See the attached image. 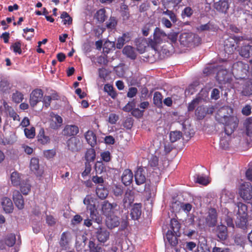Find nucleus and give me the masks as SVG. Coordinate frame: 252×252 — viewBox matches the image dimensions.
Here are the masks:
<instances>
[{"label":"nucleus","mask_w":252,"mask_h":252,"mask_svg":"<svg viewBox=\"0 0 252 252\" xmlns=\"http://www.w3.org/2000/svg\"><path fill=\"white\" fill-rule=\"evenodd\" d=\"M5 244L8 247H12L16 242V236L13 234H9L6 235L4 238Z\"/></svg>","instance_id":"obj_39"},{"label":"nucleus","mask_w":252,"mask_h":252,"mask_svg":"<svg viewBox=\"0 0 252 252\" xmlns=\"http://www.w3.org/2000/svg\"><path fill=\"white\" fill-rule=\"evenodd\" d=\"M113 191L116 196H121L123 193V188L121 186L116 185L113 187Z\"/></svg>","instance_id":"obj_56"},{"label":"nucleus","mask_w":252,"mask_h":252,"mask_svg":"<svg viewBox=\"0 0 252 252\" xmlns=\"http://www.w3.org/2000/svg\"><path fill=\"white\" fill-rule=\"evenodd\" d=\"M18 186H20V190L24 195H27L31 191V185L28 179H23Z\"/></svg>","instance_id":"obj_25"},{"label":"nucleus","mask_w":252,"mask_h":252,"mask_svg":"<svg viewBox=\"0 0 252 252\" xmlns=\"http://www.w3.org/2000/svg\"><path fill=\"white\" fill-rule=\"evenodd\" d=\"M226 74H227L226 70H219L216 75L217 79L219 82L225 81V80L226 79Z\"/></svg>","instance_id":"obj_50"},{"label":"nucleus","mask_w":252,"mask_h":252,"mask_svg":"<svg viewBox=\"0 0 252 252\" xmlns=\"http://www.w3.org/2000/svg\"><path fill=\"white\" fill-rule=\"evenodd\" d=\"M24 133L27 138L32 139L35 135V129L33 126H32L30 128H25L24 129Z\"/></svg>","instance_id":"obj_43"},{"label":"nucleus","mask_w":252,"mask_h":252,"mask_svg":"<svg viewBox=\"0 0 252 252\" xmlns=\"http://www.w3.org/2000/svg\"><path fill=\"white\" fill-rule=\"evenodd\" d=\"M104 91L112 98H115L117 96V94L113 86L110 84H105L104 87Z\"/></svg>","instance_id":"obj_37"},{"label":"nucleus","mask_w":252,"mask_h":252,"mask_svg":"<svg viewBox=\"0 0 252 252\" xmlns=\"http://www.w3.org/2000/svg\"><path fill=\"white\" fill-rule=\"evenodd\" d=\"M193 13V11L190 7H186L184 8L182 13V16L190 17Z\"/></svg>","instance_id":"obj_62"},{"label":"nucleus","mask_w":252,"mask_h":252,"mask_svg":"<svg viewBox=\"0 0 252 252\" xmlns=\"http://www.w3.org/2000/svg\"><path fill=\"white\" fill-rule=\"evenodd\" d=\"M67 147L72 152H78L80 149V142L79 139L72 137L66 142Z\"/></svg>","instance_id":"obj_13"},{"label":"nucleus","mask_w":252,"mask_h":252,"mask_svg":"<svg viewBox=\"0 0 252 252\" xmlns=\"http://www.w3.org/2000/svg\"><path fill=\"white\" fill-rule=\"evenodd\" d=\"M61 18L63 19V22L64 25H71L72 23V18L65 11L62 13Z\"/></svg>","instance_id":"obj_47"},{"label":"nucleus","mask_w":252,"mask_h":252,"mask_svg":"<svg viewBox=\"0 0 252 252\" xmlns=\"http://www.w3.org/2000/svg\"><path fill=\"white\" fill-rule=\"evenodd\" d=\"M189 34L187 33H183L181 35L180 41L181 44H182L184 45H187L188 44L190 41L188 40Z\"/></svg>","instance_id":"obj_60"},{"label":"nucleus","mask_w":252,"mask_h":252,"mask_svg":"<svg viewBox=\"0 0 252 252\" xmlns=\"http://www.w3.org/2000/svg\"><path fill=\"white\" fill-rule=\"evenodd\" d=\"M10 49H13V52L15 53H18L19 54H21L22 53L21 49V42L20 41H16V42L13 43L10 47Z\"/></svg>","instance_id":"obj_48"},{"label":"nucleus","mask_w":252,"mask_h":252,"mask_svg":"<svg viewBox=\"0 0 252 252\" xmlns=\"http://www.w3.org/2000/svg\"><path fill=\"white\" fill-rule=\"evenodd\" d=\"M37 143L42 145H45L50 143L51 139L46 133L44 128L41 127L36 136Z\"/></svg>","instance_id":"obj_12"},{"label":"nucleus","mask_w":252,"mask_h":252,"mask_svg":"<svg viewBox=\"0 0 252 252\" xmlns=\"http://www.w3.org/2000/svg\"><path fill=\"white\" fill-rule=\"evenodd\" d=\"M178 32H171L167 35V38L171 41V43H175L177 40Z\"/></svg>","instance_id":"obj_57"},{"label":"nucleus","mask_w":252,"mask_h":252,"mask_svg":"<svg viewBox=\"0 0 252 252\" xmlns=\"http://www.w3.org/2000/svg\"><path fill=\"white\" fill-rule=\"evenodd\" d=\"M239 54L241 56L248 58L252 55V45H247L243 46L239 50Z\"/></svg>","instance_id":"obj_32"},{"label":"nucleus","mask_w":252,"mask_h":252,"mask_svg":"<svg viewBox=\"0 0 252 252\" xmlns=\"http://www.w3.org/2000/svg\"><path fill=\"white\" fill-rule=\"evenodd\" d=\"M95 169L97 173L101 174L105 170V166L102 162L97 161L95 165Z\"/></svg>","instance_id":"obj_53"},{"label":"nucleus","mask_w":252,"mask_h":252,"mask_svg":"<svg viewBox=\"0 0 252 252\" xmlns=\"http://www.w3.org/2000/svg\"><path fill=\"white\" fill-rule=\"evenodd\" d=\"M166 33L158 27H156L153 33V38L149 39V45L157 50L158 46L162 42L163 38L166 37Z\"/></svg>","instance_id":"obj_3"},{"label":"nucleus","mask_w":252,"mask_h":252,"mask_svg":"<svg viewBox=\"0 0 252 252\" xmlns=\"http://www.w3.org/2000/svg\"><path fill=\"white\" fill-rule=\"evenodd\" d=\"M235 38L229 37L226 39L224 41L223 47L224 51L225 54L228 56L234 53L237 48L236 39L238 40H242L244 39L243 37H235Z\"/></svg>","instance_id":"obj_5"},{"label":"nucleus","mask_w":252,"mask_h":252,"mask_svg":"<svg viewBox=\"0 0 252 252\" xmlns=\"http://www.w3.org/2000/svg\"><path fill=\"white\" fill-rule=\"evenodd\" d=\"M182 136V133L180 131H171L170 133V140L172 143L179 140Z\"/></svg>","instance_id":"obj_45"},{"label":"nucleus","mask_w":252,"mask_h":252,"mask_svg":"<svg viewBox=\"0 0 252 252\" xmlns=\"http://www.w3.org/2000/svg\"><path fill=\"white\" fill-rule=\"evenodd\" d=\"M134 193L131 190H127L126 192L123 199V204L124 207H129L134 201Z\"/></svg>","instance_id":"obj_20"},{"label":"nucleus","mask_w":252,"mask_h":252,"mask_svg":"<svg viewBox=\"0 0 252 252\" xmlns=\"http://www.w3.org/2000/svg\"><path fill=\"white\" fill-rule=\"evenodd\" d=\"M194 177L195 178L196 182L199 184L207 185L209 183L208 178L203 175L196 174Z\"/></svg>","instance_id":"obj_44"},{"label":"nucleus","mask_w":252,"mask_h":252,"mask_svg":"<svg viewBox=\"0 0 252 252\" xmlns=\"http://www.w3.org/2000/svg\"><path fill=\"white\" fill-rule=\"evenodd\" d=\"M216 233L220 240H226L228 236L227 227L223 224L218 225L216 229Z\"/></svg>","instance_id":"obj_19"},{"label":"nucleus","mask_w":252,"mask_h":252,"mask_svg":"<svg viewBox=\"0 0 252 252\" xmlns=\"http://www.w3.org/2000/svg\"><path fill=\"white\" fill-rule=\"evenodd\" d=\"M83 203L86 205L87 209L90 212V217L98 224L102 222V218L99 216L95 204L94 199L90 195H87L83 200Z\"/></svg>","instance_id":"obj_1"},{"label":"nucleus","mask_w":252,"mask_h":252,"mask_svg":"<svg viewBox=\"0 0 252 252\" xmlns=\"http://www.w3.org/2000/svg\"><path fill=\"white\" fill-rule=\"evenodd\" d=\"M141 215V203H135L131 209L130 212L131 218L133 220H138Z\"/></svg>","instance_id":"obj_22"},{"label":"nucleus","mask_w":252,"mask_h":252,"mask_svg":"<svg viewBox=\"0 0 252 252\" xmlns=\"http://www.w3.org/2000/svg\"><path fill=\"white\" fill-rule=\"evenodd\" d=\"M200 100H201V98L200 97H197V98L193 99L191 101V102L190 103H189V104L188 105V110L189 111H193L196 105L199 103Z\"/></svg>","instance_id":"obj_54"},{"label":"nucleus","mask_w":252,"mask_h":252,"mask_svg":"<svg viewBox=\"0 0 252 252\" xmlns=\"http://www.w3.org/2000/svg\"><path fill=\"white\" fill-rule=\"evenodd\" d=\"M97 240L100 243H105L109 238L110 232L104 227L99 225L95 232Z\"/></svg>","instance_id":"obj_8"},{"label":"nucleus","mask_w":252,"mask_h":252,"mask_svg":"<svg viewBox=\"0 0 252 252\" xmlns=\"http://www.w3.org/2000/svg\"><path fill=\"white\" fill-rule=\"evenodd\" d=\"M180 235H176L175 233L171 230H168L166 233V239L169 244L173 247L176 246L178 244L177 237Z\"/></svg>","instance_id":"obj_28"},{"label":"nucleus","mask_w":252,"mask_h":252,"mask_svg":"<svg viewBox=\"0 0 252 252\" xmlns=\"http://www.w3.org/2000/svg\"><path fill=\"white\" fill-rule=\"evenodd\" d=\"M238 210V215H245V216H248L247 210L248 207L247 206L242 203V202H238L237 204Z\"/></svg>","instance_id":"obj_41"},{"label":"nucleus","mask_w":252,"mask_h":252,"mask_svg":"<svg viewBox=\"0 0 252 252\" xmlns=\"http://www.w3.org/2000/svg\"><path fill=\"white\" fill-rule=\"evenodd\" d=\"M248 224V216H245V215H238L237 220L236 221V226L243 229H245L247 228Z\"/></svg>","instance_id":"obj_30"},{"label":"nucleus","mask_w":252,"mask_h":252,"mask_svg":"<svg viewBox=\"0 0 252 252\" xmlns=\"http://www.w3.org/2000/svg\"><path fill=\"white\" fill-rule=\"evenodd\" d=\"M231 0H220L214 3V8L219 12L226 13L229 8Z\"/></svg>","instance_id":"obj_11"},{"label":"nucleus","mask_w":252,"mask_h":252,"mask_svg":"<svg viewBox=\"0 0 252 252\" xmlns=\"http://www.w3.org/2000/svg\"><path fill=\"white\" fill-rule=\"evenodd\" d=\"M85 137L88 143L92 147H94L96 144V136L94 133L88 130L85 134Z\"/></svg>","instance_id":"obj_26"},{"label":"nucleus","mask_w":252,"mask_h":252,"mask_svg":"<svg viewBox=\"0 0 252 252\" xmlns=\"http://www.w3.org/2000/svg\"><path fill=\"white\" fill-rule=\"evenodd\" d=\"M123 53L127 57L132 60H134L136 58V53L135 49L131 46H125L123 50Z\"/></svg>","instance_id":"obj_29"},{"label":"nucleus","mask_w":252,"mask_h":252,"mask_svg":"<svg viewBox=\"0 0 252 252\" xmlns=\"http://www.w3.org/2000/svg\"><path fill=\"white\" fill-rule=\"evenodd\" d=\"M249 65L242 61L234 63L232 66V72L237 79H243L247 76Z\"/></svg>","instance_id":"obj_2"},{"label":"nucleus","mask_w":252,"mask_h":252,"mask_svg":"<svg viewBox=\"0 0 252 252\" xmlns=\"http://www.w3.org/2000/svg\"><path fill=\"white\" fill-rule=\"evenodd\" d=\"M79 131V127L75 125H66L63 130V134L66 136H73L76 135Z\"/></svg>","instance_id":"obj_17"},{"label":"nucleus","mask_w":252,"mask_h":252,"mask_svg":"<svg viewBox=\"0 0 252 252\" xmlns=\"http://www.w3.org/2000/svg\"><path fill=\"white\" fill-rule=\"evenodd\" d=\"M105 13L106 11L104 9H100L96 12L94 17L99 23H103L106 18Z\"/></svg>","instance_id":"obj_38"},{"label":"nucleus","mask_w":252,"mask_h":252,"mask_svg":"<svg viewBox=\"0 0 252 252\" xmlns=\"http://www.w3.org/2000/svg\"><path fill=\"white\" fill-rule=\"evenodd\" d=\"M239 120L236 116H229L227 119L221 123L224 125L225 133L227 135H230L236 130L238 127Z\"/></svg>","instance_id":"obj_4"},{"label":"nucleus","mask_w":252,"mask_h":252,"mask_svg":"<svg viewBox=\"0 0 252 252\" xmlns=\"http://www.w3.org/2000/svg\"><path fill=\"white\" fill-rule=\"evenodd\" d=\"M120 223L119 218L113 215H108L105 220L106 225L110 229L118 226Z\"/></svg>","instance_id":"obj_14"},{"label":"nucleus","mask_w":252,"mask_h":252,"mask_svg":"<svg viewBox=\"0 0 252 252\" xmlns=\"http://www.w3.org/2000/svg\"><path fill=\"white\" fill-rule=\"evenodd\" d=\"M92 170L91 165L88 162H85V169L82 173V177H84L88 176Z\"/></svg>","instance_id":"obj_61"},{"label":"nucleus","mask_w":252,"mask_h":252,"mask_svg":"<svg viewBox=\"0 0 252 252\" xmlns=\"http://www.w3.org/2000/svg\"><path fill=\"white\" fill-rule=\"evenodd\" d=\"M149 165L150 166L152 167H157L158 164V158L156 156H153L150 161H149Z\"/></svg>","instance_id":"obj_64"},{"label":"nucleus","mask_w":252,"mask_h":252,"mask_svg":"<svg viewBox=\"0 0 252 252\" xmlns=\"http://www.w3.org/2000/svg\"><path fill=\"white\" fill-rule=\"evenodd\" d=\"M100 156L102 159L106 162L110 161L111 158L110 153L109 151L101 153Z\"/></svg>","instance_id":"obj_58"},{"label":"nucleus","mask_w":252,"mask_h":252,"mask_svg":"<svg viewBox=\"0 0 252 252\" xmlns=\"http://www.w3.org/2000/svg\"><path fill=\"white\" fill-rule=\"evenodd\" d=\"M230 111V112H232V109H229L228 107H221L217 111L215 115V119L219 123H221L227 119V118L229 117L228 116L229 114L228 110Z\"/></svg>","instance_id":"obj_9"},{"label":"nucleus","mask_w":252,"mask_h":252,"mask_svg":"<svg viewBox=\"0 0 252 252\" xmlns=\"http://www.w3.org/2000/svg\"><path fill=\"white\" fill-rule=\"evenodd\" d=\"M88 247L89 252H102V249L98 245H96L94 241H90L89 242Z\"/></svg>","instance_id":"obj_42"},{"label":"nucleus","mask_w":252,"mask_h":252,"mask_svg":"<svg viewBox=\"0 0 252 252\" xmlns=\"http://www.w3.org/2000/svg\"><path fill=\"white\" fill-rule=\"evenodd\" d=\"M144 110H140L139 108H134L131 111V114L133 116L139 118L143 115Z\"/></svg>","instance_id":"obj_59"},{"label":"nucleus","mask_w":252,"mask_h":252,"mask_svg":"<svg viewBox=\"0 0 252 252\" xmlns=\"http://www.w3.org/2000/svg\"><path fill=\"white\" fill-rule=\"evenodd\" d=\"M95 151L93 148H90L88 149L86 152L85 158L86 160V162H90L94 161L95 158Z\"/></svg>","instance_id":"obj_35"},{"label":"nucleus","mask_w":252,"mask_h":252,"mask_svg":"<svg viewBox=\"0 0 252 252\" xmlns=\"http://www.w3.org/2000/svg\"><path fill=\"white\" fill-rule=\"evenodd\" d=\"M30 168L31 170L37 176H40L42 172L39 170V159L36 158H32L31 159Z\"/></svg>","instance_id":"obj_21"},{"label":"nucleus","mask_w":252,"mask_h":252,"mask_svg":"<svg viewBox=\"0 0 252 252\" xmlns=\"http://www.w3.org/2000/svg\"><path fill=\"white\" fill-rule=\"evenodd\" d=\"M117 25V20L115 17L111 16L107 22L106 27L108 29H114Z\"/></svg>","instance_id":"obj_51"},{"label":"nucleus","mask_w":252,"mask_h":252,"mask_svg":"<svg viewBox=\"0 0 252 252\" xmlns=\"http://www.w3.org/2000/svg\"><path fill=\"white\" fill-rule=\"evenodd\" d=\"M195 114L198 120H202L206 115V108L203 106H198Z\"/></svg>","instance_id":"obj_40"},{"label":"nucleus","mask_w":252,"mask_h":252,"mask_svg":"<svg viewBox=\"0 0 252 252\" xmlns=\"http://www.w3.org/2000/svg\"><path fill=\"white\" fill-rule=\"evenodd\" d=\"M108 192L107 188L104 187L102 185L100 184L97 186L96 193L99 198L101 199L106 198L108 195Z\"/></svg>","instance_id":"obj_31"},{"label":"nucleus","mask_w":252,"mask_h":252,"mask_svg":"<svg viewBox=\"0 0 252 252\" xmlns=\"http://www.w3.org/2000/svg\"><path fill=\"white\" fill-rule=\"evenodd\" d=\"M12 98L14 102L19 103L23 100L24 95L22 93L17 91L13 94Z\"/></svg>","instance_id":"obj_46"},{"label":"nucleus","mask_w":252,"mask_h":252,"mask_svg":"<svg viewBox=\"0 0 252 252\" xmlns=\"http://www.w3.org/2000/svg\"><path fill=\"white\" fill-rule=\"evenodd\" d=\"M163 13L168 16L173 22L175 23L177 21L176 16L172 11L167 9Z\"/></svg>","instance_id":"obj_63"},{"label":"nucleus","mask_w":252,"mask_h":252,"mask_svg":"<svg viewBox=\"0 0 252 252\" xmlns=\"http://www.w3.org/2000/svg\"><path fill=\"white\" fill-rule=\"evenodd\" d=\"M68 242L67 240V237L66 235V233L64 232L62 234L60 242V245L62 247L66 248L68 245Z\"/></svg>","instance_id":"obj_55"},{"label":"nucleus","mask_w":252,"mask_h":252,"mask_svg":"<svg viewBox=\"0 0 252 252\" xmlns=\"http://www.w3.org/2000/svg\"><path fill=\"white\" fill-rule=\"evenodd\" d=\"M135 106V102L134 100L131 101H129L123 108V111L129 112L132 111Z\"/></svg>","instance_id":"obj_52"},{"label":"nucleus","mask_w":252,"mask_h":252,"mask_svg":"<svg viewBox=\"0 0 252 252\" xmlns=\"http://www.w3.org/2000/svg\"><path fill=\"white\" fill-rule=\"evenodd\" d=\"M144 191H145L149 197H151L152 194H154V189L151 185L150 182L149 183L146 182L145 187L144 189Z\"/></svg>","instance_id":"obj_49"},{"label":"nucleus","mask_w":252,"mask_h":252,"mask_svg":"<svg viewBox=\"0 0 252 252\" xmlns=\"http://www.w3.org/2000/svg\"><path fill=\"white\" fill-rule=\"evenodd\" d=\"M10 178L11 183L14 186H18L23 179L20 174L16 171L11 173Z\"/></svg>","instance_id":"obj_34"},{"label":"nucleus","mask_w":252,"mask_h":252,"mask_svg":"<svg viewBox=\"0 0 252 252\" xmlns=\"http://www.w3.org/2000/svg\"><path fill=\"white\" fill-rule=\"evenodd\" d=\"M135 183L137 185H141L146 182L145 170L142 167L137 169L134 175Z\"/></svg>","instance_id":"obj_16"},{"label":"nucleus","mask_w":252,"mask_h":252,"mask_svg":"<svg viewBox=\"0 0 252 252\" xmlns=\"http://www.w3.org/2000/svg\"><path fill=\"white\" fill-rule=\"evenodd\" d=\"M239 193L245 200H250L252 198V186L249 182L242 184L239 188Z\"/></svg>","instance_id":"obj_6"},{"label":"nucleus","mask_w":252,"mask_h":252,"mask_svg":"<svg viewBox=\"0 0 252 252\" xmlns=\"http://www.w3.org/2000/svg\"><path fill=\"white\" fill-rule=\"evenodd\" d=\"M13 200L15 206L19 209L24 208V200L19 191L15 190L13 192Z\"/></svg>","instance_id":"obj_15"},{"label":"nucleus","mask_w":252,"mask_h":252,"mask_svg":"<svg viewBox=\"0 0 252 252\" xmlns=\"http://www.w3.org/2000/svg\"><path fill=\"white\" fill-rule=\"evenodd\" d=\"M162 95L158 92H156L154 94L153 102L154 104L158 108H161L162 106Z\"/></svg>","instance_id":"obj_36"},{"label":"nucleus","mask_w":252,"mask_h":252,"mask_svg":"<svg viewBox=\"0 0 252 252\" xmlns=\"http://www.w3.org/2000/svg\"><path fill=\"white\" fill-rule=\"evenodd\" d=\"M117 205L115 203H110L107 200L103 202L101 205V210L105 216H108L111 211L117 207Z\"/></svg>","instance_id":"obj_23"},{"label":"nucleus","mask_w":252,"mask_h":252,"mask_svg":"<svg viewBox=\"0 0 252 252\" xmlns=\"http://www.w3.org/2000/svg\"><path fill=\"white\" fill-rule=\"evenodd\" d=\"M43 96V91L41 89H36L30 94V103L32 107H34L39 102Z\"/></svg>","instance_id":"obj_7"},{"label":"nucleus","mask_w":252,"mask_h":252,"mask_svg":"<svg viewBox=\"0 0 252 252\" xmlns=\"http://www.w3.org/2000/svg\"><path fill=\"white\" fill-rule=\"evenodd\" d=\"M133 178V175L131 170L126 169L123 172L121 177L122 182L126 186H129L132 182Z\"/></svg>","instance_id":"obj_18"},{"label":"nucleus","mask_w":252,"mask_h":252,"mask_svg":"<svg viewBox=\"0 0 252 252\" xmlns=\"http://www.w3.org/2000/svg\"><path fill=\"white\" fill-rule=\"evenodd\" d=\"M241 94L244 96H250L252 94V79H248L244 82Z\"/></svg>","instance_id":"obj_24"},{"label":"nucleus","mask_w":252,"mask_h":252,"mask_svg":"<svg viewBox=\"0 0 252 252\" xmlns=\"http://www.w3.org/2000/svg\"><path fill=\"white\" fill-rule=\"evenodd\" d=\"M181 224L175 219H172L170 220V230L175 233L176 235H180V230Z\"/></svg>","instance_id":"obj_33"},{"label":"nucleus","mask_w":252,"mask_h":252,"mask_svg":"<svg viewBox=\"0 0 252 252\" xmlns=\"http://www.w3.org/2000/svg\"><path fill=\"white\" fill-rule=\"evenodd\" d=\"M2 208L6 213H10L13 210V205L11 199L8 197H4L1 203Z\"/></svg>","instance_id":"obj_27"},{"label":"nucleus","mask_w":252,"mask_h":252,"mask_svg":"<svg viewBox=\"0 0 252 252\" xmlns=\"http://www.w3.org/2000/svg\"><path fill=\"white\" fill-rule=\"evenodd\" d=\"M218 215L215 208H211L206 218L207 225L210 227H214L217 223Z\"/></svg>","instance_id":"obj_10"}]
</instances>
